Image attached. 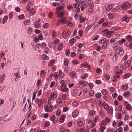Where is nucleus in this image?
<instances>
[{"label":"nucleus","instance_id":"nucleus-1","mask_svg":"<svg viewBox=\"0 0 132 132\" xmlns=\"http://www.w3.org/2000/svg\"><path fill=\"white\" fill-rule=\"evenodd\" d=\"M107 42L106 41V38H104L100 40L99 42V43L100 44H103L102 46V47L103 49L105 48L107 46Z\"/></svg>","mask_w":132,"mask_h":132},{"label":"nucleus","instance_id":"nucleus-2","mask_svg":"<svg viewBox=\"0 0 132 132\" xmlns=\"http://www.w3.org/2000/svg\"><path fill=\"white\" fill-rule=\"evenodd\" d=\"M40 21V19H39L36 21L34 24V27L36 28H39L41 26V24L39 23Z\"/></svg>","mask_w":132,"mask_h":132},{"label":"nucleus","instance_id":"nucleus-3","mask_svg":"<svg viewBox=\"0 0 132 132\" xmlns=\"http://www.w3.org/2000/svg\"><path fill=\"white\" fill-rule=\"evenodd\" d=\"M130 6V5L128 2H125L124 3L122 4L121 5L122 8L124 9H127Z\"/></svg>","mask_w":132,"mask_h":132},{"label":"nucleus","instance_id":"nucleus-4","mask_svg":"<svg viewBox=\"0 0 132 132\" xmlns=\"http://www.w3.org/2000/svg\"><path fill=\"white\" fill-rule=\"evenodd\" d=\"M124 104L126 106V109L130 110L132 109L131 105L129 104L128 102L125 101L124 102Z\"/></svg>","mask_w":132,"mask_h":132},{"label":"nucleus","instance_id":"nucleus-5","mask_svg":"<svg viewBox=\"0 0 132 132\" xmlns=\"http://www.w3.org/2000/svg\"><path fill=\"white\" fill-rule=\"evenodd\" d=\"M57 93L56 92H53L52 93L50 96L51 100H53L54 98L57 97Z\"/></svg>","mask_w":132,"mask_h":132},{"label":"nucleus","instance_id":"nucleus-6","mask_svg":"<svg viewBox=\"0 0 132 132\" xmlns=\"http://www.w3.org/2000/svg\"><path fill=\"white\" fill-rule=\"evenodd\" d=\"M74 93H75V95L76 96H79L82 93V90H81L79 91V90L76 89L74 90Z\"/></svg>","mask_w":132,"mask_h":132},{"label":"nucleus","instance_id":"nucleus-7","mask_svg":"<svg viewBox=\"0 0 132 132\" xmlns=\"http://www.w3.org/2000/svg\"><path fill=\"white\" fill-rule=\"evenodd\" d=\"M121 20L123 21H125L127 23H128L129 22V18L127 16H124L121 19Z\"/></svg>","mask_w":132,"mask_h":132},{"label":"nucleus","instance_id":"nucleus-8","mask_svg":"<svg viewBox=\"0 0 132 132\" xmlns=\"http://www.w3.org/2000/svg\"><path fill=\"white\" fill-rule=\"evenodd\" d=\"M116 52L120 55H122L123 53V50L121 47H119V48L116 50Z\"/></svg>","mask_w":132,"mask_h":132},{"label":"nucleus","instance_id":"nucleus-9","mask_svg":"<svg viewBox=\"0 0 132 132\" xmlns=\"http://www.w3.org/2000/svg\"><path fill=\"white\" fill-rule=\"evenodd\" d=\"M79 84L81 85L82 87H84L86 86L88 84L87 82L81 80L79 82Z\"/></svg>","mask_w":132,"mask_h":132},{"label":"nucleus","instance_id":"nucleus-10","mask_svg":"<svg viewBox=\"0 0 132 132\" xmlns=\"http://www.w3.org/2000/svg\"><path fill=\"white\" fill-rule=\"evenodd\" d=\"M57 17L59 18L62 17L64 14V12L63 11H58L56 12Z\"/></svg>","mask_w":132,"mask_h":132},{"label":"nucleus","instance_id":"nucleus-11","mask_svg":"<svg viewBox=\"0 0 132 132\" xmlns=\"http://www.w3.org/2000/svg\"><path fill=\"white\" fill-rule=\"evenodd\" d=\"M60 88L61 91L64 93L68 90V88L66 87V86H60Z\"/></svg>","mask_w":132,"mask_h":132},{"label":"nucleus","instance_id":"nucleus-12","mask_svg":"<svg viewBox=\"0 0 132 132\" xmlns=\"http://www.w3.org/2000/svg\"><path fill=\"white\" fill-rule=\"evenodd\" d=\"M86 19V18L82 15H80L79 16V22L80 23H82L85 21Z\"/></svg>","mask_w":132,"mask_h":132},{"label":"nucleus","instance_id":"nucleus-13","mask_svg":"<svg viewBox=\"0 0 132 132\" xmlns=\"http://www.w3.org/2000/svg\"><path fill=\"white\" fill-rule=\"evenodd\" d=\"M67 19L66 18H64L62 19H60L58 20V21H60V23H64L66 24Z\"/></svg>","mask_w":132,"mask_h":132},{"label":"nucleus","instance_id":"nucleus-14","mask_svg":"<svg viewBox=\"0 0 132 132\" xmlns=\"http://www.w3.org/2000/svg\"><path fill=\"white\" fill-rule=\"evenodd\" d=\"M79 113L78 111H75L72 113V115L73 118H75L78 115Z\"/></svg>","mask_w":132,"mask_h":132},{"label":"nucleus","instance_id":"nucleus-15","mask_svg":"<svg viewBox=\"0 0 132 132\" xmlns=\"http://www.w3.org/2000/svg\"><path fill=\"white\" fill-rule=\"evenodd\" d=\"M131 61L130 60H128L125 63V66L127 68H128L130 65Z\"/></svg>","mask_w":132,"mask_h":132},{"label":"nucleus","instance_id":"nucleus-16","mask_svg":"<svg viewBox=\"0 0 132 132\" xmlns=\"http://www.w3.org/2000/svg\"><path fill=\"white\" fill-rule=\"evenodd\" d=\"M55 62V59H52L48 62V65L49 66H51L52 65L54 64Z\"/></svg>","mask_w":132,"mask_h":132},{"label":"nucleus","instance_id":"nucleus-17","mask_svg":"<svg viewBox=\"0 0 132 132\" xmlns=\"http://www.w3.org/2000/svg\"><path fill=\"white\" fill-rule=\"evenodd\" d=\"M106 128L104 126L100 125V127L99 128V132H103Z\"/></svg>","mask_w":132,"mask_h":132},{"label":"nucleus","instance_id":"nucleus-18","mask_svg":"<svg viewBox=\"0 0 132 132\" xmlns=\"http://www.w3.org/2000/svg\"><path fill=\"white\" fill-rule=\"evenodd\" d=\"M129 130V128L128 125H126L123 128V131L124 132H127Z\"/></svg>","mask_w":132,"mask_h":132},{"label":"nucleus","instance_id":"nucleus-19","mask_svg":"<svg viewBox=\"0 0 132 132\" xmlns=\"http://www.w3.org/2000/svg\"><path fill=\"white\" fill-rule=\"evenodd\" d=\"M130 94V92H126L123 94V96L125 98H126L128 97H129Z\"/></svg>","mask_w":132,"mask_h":132},{"label":"nucleus","instance_id":"nucleus-20","mask_svg":"<svg viewBox=\"0 0 132 132\" xmlns=\"http://www.w3.org/2000/svg\"><path fill=\"white\" fill-rule=\"evenodd\" d=\"M30 14L31 15H33L35 13V10L33 8H31L30 9Z\"/></svg>","mask_w":132,"mask_h":132},{"label":"nucleus","instance_id":"nucleus-21","mask_svg":"<svg viewBox=\"0 0 132 132\" xmlns=\"http://www.w3.org/2000/svg\"><path fill=\"white\" fill-rule=\"evenodd\" d=\"M114 5L113 4H112L109 5L106 8V10L107 11H110L114 6Z\"/></svg>","mask_w":132,"mask_h":132},{"label":"nucleus","instance_id":"nucleus-22","mask_svg":"<svg viewBox=\"0 0 132 132\" xmlns=\"http://www.w3.org/2000/svg\"><path fill=\"white\" fill-rule=\"evenodd\" d=\"M76 75V73L74 71H72L70 73V76L72 78L74 77Z\"/></svg>","mask_w":132,"mask_h":132},{"label":"nucleus","instance_id":"nucleus-23","mask_svg":"<svg viewBox=\"0 0 132 132\" xmlns=\"http://www.w3.org/2000/svg\"><path fill=\"white\" fill-rule=\"evenodd\" d=\"M59 75L61 78H63L64 76V74L63 73L61 70H60L59 71Z\"/></svg>","mask_w":132,"mask_h":132},{"label":"nucleus","instance_id":"nucleus-24","mask_svg":"<svg viewBox=\"0 0 132 132\" xmlns=\"http://www.w3.org/2000/svg\"><path fill=\"white\" fill-rule=\"evenodd\" d=\"M120 76L118 75H116L115 76H114L113 77V78L114 79L113 80H112V81L113 82H115L116 80L117 79L119 78L120 77Z\"/></svg>","mask_w":132,"mask_h":132},{"label":"nucleus","instance_id":"nucleus-25","mask_svg":"<svg viewBox=\"0 0 132 132\" xmlns=\"http://www.w3.org/2000/svg\"><path fill=\"white\" fill-rule=\"evenodd\" d=\"M131 75V74L130 73H128L125 74L123 77L125 79H126L130 77Z\"/></svg>","mask_w":132,"mask_h":132},{"label":"nucleus","instance_id":"nucleus-26","mask_svg":"<svg viewBox=\"0 0 132 132\" xmlns=\"http://www.w3.org/2000/svg\"><path fill=\"white\" fill-rule=\"evenodd\" d=\"M76 41V39L75 38H72L69 41V43L71 44L74 43Z\"/></svg>","mask_w":132,"mask_h":132},{"label":"nucleus","instance_id":"nucleus-27","mask_svg":"<svg viewBox=\"0 0 132 132\" xmlns=\"http://www.w3.org/2000/svg\"><path fill=\"white\" fill-rule=\"evenodd\" d=\"M60 82L61 85V86H66L67 85L66 83H65L64 81V80H61L60 81Z\"/></svg>","mask_w":132,"mask_h":132},{"label":"nucleus","instance_id":"nucleus-28","mask_svg":"<svg viewBox=\"0 0 132 132\" xmlns=\"http://www.w3.org/2000/svg\"><path fill=\"white\" fill-rule=\"evenodd\" d=\"M60 41V40L57 38H56L53 40V43L54 44H57L59 43Z\"/></svg>","mask_w":132,"mask_h":132},{"label":"nucleus","instance_id":"nucleus-29","mask_svg":"<svg viewBox=\"0 0 132 132\" xmlns=\"http://www.w3.org/2000/svg\"><path fill=\"white\" fill-rule=\"evenodd\" d=\"M87 3L88 5L91 7H93L94 6V4L93 2L91 0H89L88 1Z\"/></svg>","mask_w":132,"mask_h":132},{"label":"nucleus","instance_id":"nucleus-30","mask_svg":"<svg viewBox=\"0 0 132 132\" xmlns=\"http://www.w3.org/2000/svg\"><path fill=\"white\" fill-rule=\"evenodd\" d=\"M96 124L95 122H92L90 125V126H87L88 128H92L94 127L95 125Z\"/></svg>","mask_w":132,"mask_h":132},{"label":"nucleus","instance_id":"nucleus-31","mask_svg":"<svg viewBox=\"0 0 132 132\" xmlns=\"http://www.w3.org/2000/svg\"><path fill=\"white\" fill-rule=\"evenodd\" d=\"M122 88L123 89H126L128 88V86L127 84H125L122 86Z\"/></svg>","mask_w":132,"mask_h":132},{"label":"nucleus","instance_id":"nucleus-32","mask_svg":"<svg viewBox=\"0 0 132 132\" xmlns=\"http://www.w3.org/2000/svg\"><path fill=\"white\" fill-rule=\"evenodd\" d=\"M64 8V7L63 6H62L59 7H57L56 9L57 10V11H60V10H63Z\"/></svg>","mask_w":132,"mask_h":132},{"label":"nucleus","instance_id":"nucleus-33","mask_svg":"<svg viewBox=\"0 0 132 132\" xmlns=\"http://www.w3.org/2000/svg\"><path fill=\"white\" fill-rule=\"evenodd\" d=\"M126 40L124 38L121 39L120 40L118 41L120 45H122L123 43L125 42Z\"/></svg>","mask_w":132,"mask_h":132},{"label":"nucleus","instance_id":"nucleus-34","mask_svg":"<svg viewBox=\"0 0 132 132\" xmlns=\"http://www.w3.org/2000/svg\"><path fill=\"white\" fill-rule=\"evenodd\" d=\"M66 25V26H69L70 27H72L73 26L72 23L69 21H67V24Z\"/></svg>","mask_w":132,"mask_h":132},{"label":"nucleus","instance_id":"nucleus-35","mask_svg":"<svg viewBox=\"0 0 132 132\" xmlns=\"http://www.w3.org/2000/svg\"><path fill=\"white\" fill-rule=\"evenodd\" d=\"M104 108L106 110L109 108L108 105L105 103H104Z\"/></svg>","mask_w":132,"mask_h":132},{"label":"nucleus","instance_id":"nucleus-36","mask_svg":"<svg viewBox=\"0 0 132 132\" xmlns=\"http://www.w3.org/2000/svg\"><path fill=\"white\" fill-rule=\"evenodd\" d=\"M62 36L65 39L67 38V34L65 31H64L62 32Z\"/></svg>","mask_w":132,"mask_h":132},{"label":"nucleus","instance_id":"nucleus-37","mask_svg":"<svg viewBox=\"0 0 132 132\" xmlns=\"http://www.w3.org/2000/svg\"><path fill=\"white\" fill-rule=\"evenodd\" d=\"M56 102L59 105H61L62 104L61 99L60 98H58L56 100Z\"/></svg>","mask_w":132,"mask_h":132},{"label":"nucleus","instance_id":"nucleus-38","mask_svg":"<svg viewBox=\"0 0 132 132\" xmlns=\"http://www.w3.org/2000/svg\"><path fill=\"white\" fill-rule=\"evenodd\" d=\"M57 36V34L56 31L53 30L52 32V37L54 38H56Z\"/></svg>","mask_w":132,"mask_h":132},{"label":"nucleus","instance_id":"nucleus-39","mask_svg":"<svg viewBox=\"0 0 132 132\" xmlns=\"http://www.w3.org/2000/svg\"><path fill=\"white\" fill-rule=\"evenodd\" d=\"M110 92L111 93H113L115 92L116 89L112 87H110Z\"/></svg>","mask_w":132,"mask_h":132},{"label":"nucleus","instance_id":"nucleus-40","mask_svg":"<svg viewBox=\"0 0 132 132\" xmlns=\"http://www.w3.org/2000/svg\"><path fill=\"white\" fill-rule=\"evenodd\" d=\"M126 39L129 41H131L132 40V37L130 35H128L127 36Z\"/></svg>","mask_w":132,"mask_h":132},{"label":"nucleus","instance_id":"nucleus-41","mask_svg":"<svg viewBox=\"0 0 132 132\" xmlns=\"http://www.w3.org/2000/svg\"><path fill=\"white\" fill-rule=\"evenodd\" d=\"M106 111H107L108 113L110 114L112 113L113 110L112 109L109 108Z\"/></svg>","mask_w":132,"mask_h":132},{"label":"nucleus","instance_id":"nucleus-42","mask_svg":"<svg viewBox=\"0 0 132 132\" xmlns=\"http://www.w3.org/2000/svg\"><path fill=\"white\" fill-rule=\"evenodd\" d=\"M64 63L65 66H66L68 65L69 64L68 59H65L64 60Z\"/></svg>","mask_w":132,"mask_h":132},{"label":"nucleus","instance_id":"nucleus-43","mask_svg":"<svg viewBox=\"0 0 132 132\" xmlns=\"http://www.w3.org/2000/svg\"><path fill=\"white\" fill-rule=\"evenodd\" d=\"M89 113L91 116H92L95 114V112L93 110H91L90 111Z\"/></svg>","mask_w":132,"mask_h":132},{"label":"nucleus","instance_id":"nucleus-44","mask_svg":"<svg viewBox=\"0 0 132 132\" xmlns=\"http://www.w3.org/2000/svg\"><path fill=\"white\" fill-rule=\"evenodd\" d=\"M101 93L103 95H105L108 93V91L105 89H103L101 91Z\"/></svg>","mask_w":132,"mask_h":132},{"label":"nucleus","instance_id":"nucleus-45","mask_svg":"<svg viewBox=\"0 0 132 132\" xmlns=\"http://www.w3.org/2000/svg\"><path fill=\"white\" fill-rule=\"evenodd\" d=\"M14 75L17 78H21V76L20 75L18 74V72L14 73Z\"/></svg>","mask_w":132,"mask_h":132},{"label":"nucleus","instance_id":"nucleus-46","mask_svg":"<svg viewBox=\"0 0 132 132\" xmlns=\"http://www.w3.org/2000/svg\"><path fill=\"white\" fill-rule=\"evenodd\" d=\"M8 19L7 16H5L3 18V20L2 22L3 24H4L7 21V20Z\"/></svg>","mask_w":132,"mask_h":132},{"label":"nucleus","instance_id":"nucleus-47","mask_svg":"<svg viewBox=\"0 0 132 132\" xmlns=\"http://www.w3.org/2000/svg\"><path fill=\"white\" fill-rule=\"evenodd\" d=\"M77 124L80 127H82L84 125L83 122L82 121L78 122Z\"/></svg>","mask_w":132,"mask_h":132},{"label":"nucleus","instance_id":"nucleus-48","mask_svg":"<svg viewBox=\"0 0 132 132\" xmlns=\"http://www.w3.org/2000/svg\"><path fill=\"white\" fill-rule=\"evenodd\" d=\"M81 67H84V68H86L88 66V64L87 63H81L80 64Z\"/></svg>","mask_w":132,"mask_h":132},{"label":"nucleus","instance_id":"nucleus-49","mask_svg":"<svg viewBox=\"0 0 132 132\" xmlns=\"http://www.w3.org/2000/svg\"><path fill=\"white\" fill-rule=\"evenodd\" d=\"M49 24L48 23H44L43 25V27L45 28H48Z\"/></svg>","mask_w":132,"mask_h":132},{"label":"nucleus","instance_id":"nucleus-50","mask_svg":"<svg viewBox=\"0 0 132 132\" xmlns=\"http://www.w3.org/2000/svg\"><path fill=\"white\" fill-rule=\"evenodd\" d=\"M107 123H106L105 120H103L102 121L100 125H104V126H106L107 125Z\"/></svg>","mask_w":132,"mask_h":132},{"label":"nucleus","instance_id":"nucleus-51","mask_svg":"<svg viewBox=\"0 0 132 132\" xmlns=\"http://www.w3.org/2000/svg\"><path fill=\"white\" fill-rule=\"evenodd\" d=\"M72 104L74 107H76L78 105V104L77 101H75L72 103Z\"/></svg>","mask_w":132,"mask_h":132},{"label":"nucleus","instance_id":"nucleus-52","mask_svg":"<svg viewBox=\"0 0 132 132\" xmlns=\"http://www.w3.org/2000/svg\"><path fill=\"white\" fill-rule=\"evenodd\" d=\"M42 58L43 59L46 60L48 59V57L46 54H44L42 56Z\"/></svg>","mask_w":132,"mask_h":132},{"label":"nucleus","instance_id":"nucleus-53","mask_svg":"<svg viewBox=\"0 0 132 132\" xmlns=\"http://www.w3.org/2000/svg\"><path fill=\"white\" fill-rule=\"evenodd\" d=\"M61 110L60 109L57 110L56 113V115L57 116H59L61 114Z\"/></svg>","mask_w":132,"mask_h":132},{"label":"nucleus","instance_id":"nucleus-54","mask_svg":"<svg viewBox=\"0 0 132 132\" xmlns=\"http://www.w3.org/2000/svg\"><path fill=\"white\" fill-rule=\"evenodd\" d=\"M35 32L37 34H41V33H42L41 31L40 30L37 29H35Z\"/></svg>","mask_w":132,"mask_h":132},{"label":"nucleus","instance_id":"nucleus-55","mask_svg":"<svg viewBox=\"0 0 132 132\" xmlns=\"http://www.w3.org/2000/svg\"><path fill=\"white\" fill-rule=\"evenodd\" d=\"M5 78L4 76V75H2L1 76V79H0V81L2 83L3 82L4 79Z\"/></svg>","mask_w":132,"mask_h":132},{"label":"nucleus","instance_id":"nucleus-56","mask_svg":"<svg viewBox=\"0 0 132 132\" xmlns=\"http://www.w3.org/2000/svg\"><path fill=\"white\" fill-rule=\"evenodd\" d=\"M101 94L100 93H98L96 94V97L97 98H99L101 97Z\"/></svg>","mask_w":132,"mask_h":132},{"label":"nucleus","instance_id":"nucleus-57","mask_svg":"<svg viewBox=\"0 0 132 132\" xmlns=\"http://www.w3.org/2000/svg\"><path fill=\"white\" fill-rule=\"evenodd\" d=\"M54 77L56 79H57L58 78V73L56 72H55V73L54 75Z\"/></svg>","mask_w":132,"mask_h":132},{"label":"nucleus","instance_id":"nucleus-58","mask_svg":"<svg viewBox=\"0 0 132 132\" xmlns=\"http://www.w3.org/2000/svg\"><path fill=\"white\" fill-rule=\"evenodd\" d=\"M63 46V45L62 44H60L58 48V51H60Z\"/></svg>","mask_w":132,"mask_h":132},{"label":"nucleus","instance_id":"nucleus-59","mask_svg":"<svg viewBox=\"0 0 132 132\" xmlns=\"http://www.w3.org/2000/svg\"><path fill=\"white\" fill-rule=\"evenodd\" d=\"M104 31H105L106 32V34H107V37H110V35H109V34L110 33V32H109V30L108 29H106V30H105Z\"/></svg>","mask_w":132,"mask_h":132},{"label":"nucleus","instance_id":"nucleus-60","mask_svg":"<svg viewBox=\"0 0 132 132\" xmlns=\"http://www.w3.org/2000/svg\"><path fill=\"white\" fill-rule=\"evenodd\" d=\"M53 43L52 42H49L48 44V46L50 48H52L53 46Z\"/></svg>","mask_w":132,"mask_h":132},{"label":"nucleus","instance_id":"nucleus-61","mask_svg":"<svg viewBox=\"0 0 132 132\" xmlns=\"http://www.w3.org/2000/svg\"><path fill=\"white\" fill-rule=\"evenodd\" d=\"M89 94L90 96H92L94 94V91L92 90H90L89 92Z\"/></svg>","mask_w":132,"mask_h":132},{"label":"nucleus","instance_id":"nucleus-62","mask_svg":"<svg viewBox=\"0 0 132 132\" xmlns=\"http://www.w3.org/2000/svg\"><path fill=\"white\" fill-rule=\"evenodd\" d=\"M104 19L103 18H101L99 20L98 23L99 24H101L104 21Z\"/></svg>","mask_w":132,"mask_h":132},{"label":"nucleus","instance_id":"nucleus-63","mask_svg":"<svg viewBox=\"0 0 132 132\" xmlns=\"http://www.w3.org/2000/svg\"><path fill=\"white\" fill-rule=\"evenodd\" d=\"M124 120H129L130 119V117L128 115H126L124 117Z\"/></svg>","mask_w":132,"mask_h":132},{"label":"nucleus","instance_id":"nucleus-64","mask_svg":"<svg viewBox=\"0 0 132 132\" xmlns=\"http://www.w3.org/2000/svg\"><path fill=\"white\" fill-rule=\"evenodd\" d=\"M104 120L107 123H109L110 121V118L107 117H106Z\"/></svg>","mask_w":132,"mask_h":132}]
</instances>
